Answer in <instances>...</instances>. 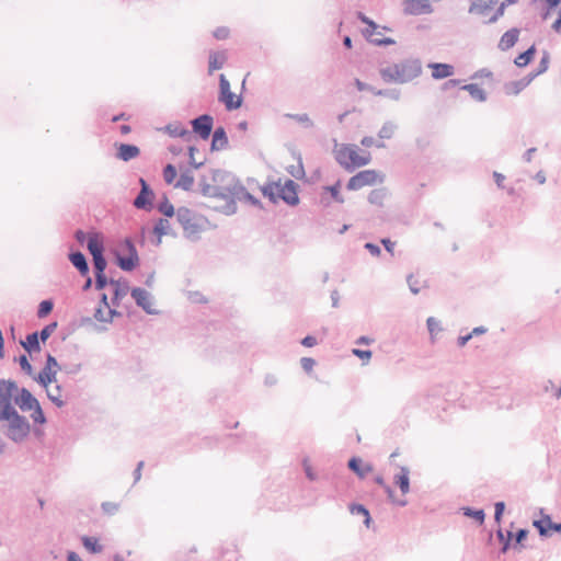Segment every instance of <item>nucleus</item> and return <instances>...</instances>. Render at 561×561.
<instances>
[{"label":"nucleus","mask_w":561,"mask_h":561,"mask_svg":"<svg viewBox=\"0 0 561 561\" xmlns=\"http://www.w3.org/2000/svg\"><path fill=\"white\" fill-rule=\"evenodd\" d=\"M95 277H96V279H95L96 288H99V289L104 288V286L106 285V278H105L104 274L96 273Z\"/></svg>","instance_id":"6e6d98bb"},{"label":"nucleus","mask_w":561,"mask_h":561,"mask_svg":"<svg viewBox=\"0 0 561 561\" xmlns=\"http://www.w3.org/2000/svg\"><path fill=\"white\" fill-rule=\"evenodd\" d=\"M82 543L84 548L92 553H99L102 551V546L99 543V540L95 537L84 536L82 538Z\"/></svg>","instance_id":"72a5a7b5"},{"label":"nucleus","mask_w":561,"mask_h":561,"mask_svg":"<svg viewBox=\"0 0 561 561\" xmlns=\"http://www.w3.org/2000/svg\"><path fill=\"white\" fill-rule=\"evenodd\" d=\"M58 370V363L51 355H48L47 363L44 369L38 375V381L44 387H48L55 381V376Z\"/></svg>","instance_id":"2eb2a0df"},{"label":"nucleus","mask_w":561,"mask_h":561,"mask_svg":"<svg viewBox=\"0 0 561 561\" xmlns=\"http://www.w3.org/2000/svg\"><path fill=\"white\" fill-rule=\"evenodd\" d=\"M300 364H301V367L307 371V373H310L314 365H316V362L313 358H310V357H304L301 358L300 360Z\"/></svg>","instance_id":"603ef678"},{"label":"nucleus","mask_w":561,"mask_h":561,"mask_svg":"<svg viewBox=\"0 0 561 561\" xmlns=\"http://www.w3.org/2000/svg\"><path fill=\"white\" fill-rule=\"evenodd\" d=\"M70 261L81 273H85L88 271L85 257L82 253H72L70 255Z\"/></svg>","instance_id":"f704fd0d"},{"label":"nucleus","mask_w":561,"mask_h":561,"mask_svg":"<svg viewBox=\"0 0 561 561\" xmlns=\"http://www.w3.org/2000/svg\"><path fill=\"white\" fill-rule=\"evenodd\" d=\"M160 210L168 217H172L174 215V208L170 204H164L160 207Z\"/></svg>","instance_id":"13d9d810"},{"label":"nucleus","mask_w":561,"mask_h":561,"mask_svg":"<svg viewBox=\"0 0 561 561\" xmlns=\"http://www.w3.org/2000/svg\"><path fill=\"white\" fill-rule=\"evenodd\" d=\"M264 196L268 197L273 203L284 201L288 205H297L299 203L298 185L293 180L268 183L261 188Z\"/></svg>","instance_id":"20e7f679"},{"label":"nucleus","mask_w":561,"mask_h":561,"mask_svg":"<svg viewBox=\"0 0 561 561\" xmlns=\"http://www.w3.org/2000/svg\"><path fill=\"white\" fill-rule=\"evenodd\" d=\"M516 1H517V0H506V2H503V3L499 7V9H497L496 13H495L494 15L490 16L489 21H491V22H492V21H495L500 15H502V14H503V10H504L505 4H513V3H515Z\"/></svg>","instance_id":"5fc2aeb1"},{"label":"nucleus","mask_w":561,"mask_h":561,"mask_svg":"<svg viewBox=\"0 0 561 561\" xmlns=\"http://www.w3.org/2000/svg\"><path fill=\"white\" fill-rule=\"evenodd\" d=\"M193 129L203 139H207L210 136L213 128V117L209 115H202L192 122Z\"/></svg>","instance_id":"dca6fc26"},{"label":"nucleus","mask_w":561,"mask_h":561,"mask_svg":"<svg viewBox=\"0 0 561 561\" xmlns=\"http://www.w3.org/2000/svg\"><path fill=\"white\" fill-rule=\"evenodd\" d=\"M171 230V225L168 219H159L153 228V233L158 237V242L161 241L163 236L169 234Z\"/></svg>","instance_id":"c85d7f7f"},{"label":"nucleus","mask_w":561,"mask_h":561,"mask_svg":"<svg viewBox=\"0 0 561 561\" xmlns=\"http://www.w3.org/2000/svg\"><path fill=\"white\" fill-rule=\"evenodd\" d=\"M94 267L96 273H104L106 261L102 254L93 256Z\"/></svg>","instance_id":"c03bdc74"},{"label":"nucleus","mask_w":561,"mask_h":561,"mask_svg":"<svg viewBox=\"0 0 561 561\" xmlns=\"http://www.w3.org/2000/svg\"><path fill=\"white\" fill-rule=\"evenodd\" d=\"M496 4V1H478L470 5L469 12L477 15L485 16L488 11Z\"/></svg>","instance_id":"a878e982"},{"label":"nucleus","mask_w":561,"mask_h":561,"mask_svg":"<svg viewBox=\"0 0 561 561\" xmlns=\"http://www.w3.org/2000/svg\"><path fill=\"white\" fill-rule=\"evenodd\" d=\"M385 197H386L385 190H374L369 193L368 201H369V203L375 204V205H382Z\"/></svg>","instance_id":"ea45409f"},{"label":"nucleus","mask_w":561,"mask_h":561,"mask_svg":"<svg viewBox=\"0 0 561 561\" xmlns=\"http://www.w3.org/2000/svg\"><path fill=\"white\" fill-rule=\"evenodd\" d=\"M428 67L432 69V77L434 79H445L454 75V67L448 64H430Z\"/></svg>","instance_id":"6ab92c4d"},{"label":"nucleus","mask_w":561,"mask_h":561,"mask_svg":"<svg viewBox=\"0 0 561 561\" xmlns=\"http://www.w3.org/2000/svg\"><path fill=\"white\" fill-rule=\"evenodd\" d=\"M426 323H427V328H428V331H430L432 336H434L437 333V331L440 330L439 329V322L435 318H433V317H430L427 319Z\"/></svg>","instance_id":"09e8293b"},{"label":"nucleus","mask_w":561,"mask_h":561,"mask_svg":"<svg viewBox=\"0 0 561 561\" xmlns=\"http://www.w3.org/2000/svg\"><path fill=\"white\" fill-rule=\"evenodd\" d=\"M18 391L15 382L10 380L0 381V414L15 410L12 405V398Z\"/></svg>","instance_id":"9b49d317"},{"label":"nucleus","mask_w":561,"mask_h":561,"mask_svg":"<svg viewBox=\"0 0 561 561\" xmlns=\"http://www.w3.org/2000/svg\"><path fill=\"white\" fill-rule=\"evenodd\" d=\"M228 142L226 133L222 128H217L213 135V148H224Z\"/></svg>","instance_id":"2f4dec72"},{"label":"nucleus","mask_w":561,"mask_h":561,"mask_svg":"<svg viewBox=\"0 0 561 561\" xmlns=\"http://www.w3.org/2000/svg\"><path fill=\"white\" fill-rule=\"evenodd\" d=\"M355 85L357 88L358 91H370L371 93L376 94V95H381L382 94V91L380 90H375L373 87L362 82L359 79H356L355 80Z\"/></svg>","instance_id":"49530a36"},{"label":"nucleus","mask_w":561,"mask_h":561,"mask_svg":"<svg viewBox=\"0 0 561 561\" xmlns=\"http://www.w3.org/2000/svg\"><path fill=\"white\" fill-rule=\"evenodd\" d=\"M504 503L499 502L495 504V519L499 522L501 519V516L504 512Z\"/></svg>","instance_id":"e2e57ef3"},{"label":"nucleus","mask_w":561,"mask_h":561,"mask_svg":"<svg viewBox=\"0 0 561 561\" xmlns=\"http://www.w3.org/2000/svg\"><path fill=\"white\" fill-rule=\"evenodd\" d=\"M352 353L355 356H357L358 358H360L364 364H367L370 360L371 355H373L370 351H363L359 348H353Z\"/></svg>","instance_id":"a18cd8bd"},{"label":"nucleus","mask_w":561,"mask_h":561,"mask_svg":"<svg viewBox=\"0 0 561 561\" xmlns=\"http://www.w3.org/2000/svg\"><path fill=\"white\" fill-rule=\"evenodd\" d=\"M140 150L135 145L121 144L117 147V158L123 161H129L139 156Z\"/></svg>","instance_id":"aec40b11"},{"label":"nucleus","mask_w":561,"mask_h":561,"mask_svg":"<svg viewBox=\"0 0 561 561\" xmlns=\"http://www.w3.org/2000/svg\"><path fill=\"white\" fill-rule=\"evenodd\" d=\"M20 365H21V368L27 373V374H32V366L31 364L28 363L27 358L25 356H21L20 358Z\"/></svg>","instance_id":"4d7b16f0"},{"label":"nucleus","mask_w":561,"mask_h":561,"mask_svg":"<svg viewBox=\"0 0 561 561\" xmlns=\"http://www.w3.org/2000/svg\"><path fill=\"white\" fill-rule=\"evenodd\" d=\"M56 327V323L46 325L39 333L41 340L45 342L54 333Z\"/></svg>","instance_id":"de8ad7c7"},{"label":"nucleus","mask_w":561,"mask_h":561,"mask_svg":"<svg viewBox=\"0 0 561 561\" xmlns=\"http://www.w3.org/2000/svg\"><path fill=\"white\" fill-rule=\"evenodd\" d=\"M529 82H530V80H519V81L511 82L506 88L507 93L512 94V95H516L522 90H524L529 84Z\"/></svg>","instance_id":"e433bc0d"},{"label":"nucleus","mask_w":561,"mask_h":561,"mask_svg":"<svg viewBox=\"0 0 561 561\" xmlns=\"http://www.w3.org/2000/svg\"><path fill=\"white\" fill-rule=\"evenodd\" d=\"M348 467L352 469L359 478H365L368 473L373 471V466L368 462L363 461L359 458H352L348 461Z\"/></svg>","instance_id":"412c9836"},{"label":"nucleus","mask_w":561,"mask_h":561,"mask_svg":"<svg viewBox=\"0 0 561 561\" xmlns=\"http://www.w3.org/2000/svg\"><path fill=\"white\" fill-rule=\"evenodd\" d=\"M494 180L499 187H503V183L505 181V176L499 172L493 173Z\"/></svg>","instance_id":"0e129e2a"},{"label":"nucleus","mask_w":561,"mask_h":561,"mask_svg":"<svg viewBox=\"0 0 561 561\" xmlns=\"http://www.w3.org/2000/svg\"><path fill=\"white\" fill-rule=\"evenodd\" d=\"M24 348L28 352L39 351L38 334L32 333L26 336V341L22 343Z\"/></svg>","instance_id":"c9c22d12"},{"label":"nucleus","mask_w":561,"mask_h":561,"mask_svg":"<svg viewBox=\"0 0 561 561\" xmlns=\"http://www.w3.org/2000/svg\"><path fill=\"white\" fill-rule=\"evenodd\" d=\"M178 220L184 229L187 237L193 238L203 232L208 225L204 216L197 215L187 208H179L176 213Z\"/></svg>","instance_id":"39448f33"},{"label":"nucleus","mask_w":561,"mask_h":561,"mask_svg":"<svg viewBox=\"0 0 561 561\" xmlns=\"http://www.w3.org/2000/svg\"><path fill=\"white\" fill-rule=\"evenodd\" d=\"M0 421H5L7 434L14 442L24 439L30 433V425L15 410L0 414Z\"/></svg>","instance_id":"423d86ee"},{"label":"nucleus","mask_w":561,"mask_h":561,"mask_svg":"<svg viewBox=\"0 0 561 561\" xmlns=\"http://www.w3.org/2000/svg\"><path fill=\"white\" fill-rule=\"evenodd\" d=\"M534 526L538 529L541 536L551 535V531H561V523L554 524L551 522V518L546 515L540 519L534 522Z\"/></svg>","instance_id":"a211bd4d"},{"label":"nucleus","mask_w":561,"mask_h":561,"mask_svg":"<svg viewBox=\"0 0 561 561\" xmlns=\"http://www.w3.org/2000/svg\"><path fill=\"white\" fill-rule=\"evenodd\" d=\"M465 514L468 516H472L478 522L479 525H481L484 520V513L481 510L472 512L471 510L467 508Z\"/></svg>","instance_id":"3c124183"},{"label":"nucleus","mask_w":561,"mask_h":561,"mask_svg":"<svg viewBox=\"0 0 561 561\" xmlns=\"http://www.w3.org/2000/svg\"><path fill=\"white\" fill-rule=\"evenodd\" d=\"M88 249L92 256L103 253V239L99 233H90L88 236Z\"/></svg>","instance_id":"393cba45"},{"label":"nucleus","mask_w":561,"mask_h":561,"mask_svg":"<svg viewBox=\"0 0 561 561\" xmlns=\"http://www.w3.org/2000/svg\"><path fill=\"white\" fill-rule=\"evenodd\" d=\"M519 31L517 28H511L507 32H505L500 42H499V48L501 50H507L512 48L516 42L518 41Z\"/></svg>","instance_id":"4be33fe9"},{"label":"nucleus","mask_w":561,"mask_h":561,"mask_svg":"<svg viewBox=\"0 0 561 561\" xmlns=\"http://www.w3.org/2000/svg\"><path fill=\"white\" fill-rule=\"evenodd\" d=\"M359 20L367 25L364 30V36L371 43L377 45H391L394 43L393 39L385 36V31H389L387 27H380L374 21L369 20L363 13L358 14Z\"/></svg>","instance_id":"1a4fd4ad"},{"label":"nucleus","mask_w":561,"mask_h":561,"mask_svg":"<svg viewBox=\"0 0 561 561\" xmlns=\"http://www.w3.org/2000/svg\"><path fill=\"white\" fill-rule=\"evenodd\" d=\"M461 89L467 91L470 96L478 102H483L485 100L484 91L477 83L466 84Z\"/></svg>","instance_id":"bb28decb"},{"label":"nucleus","mask_w":561,"mask_h":561,"mask_svg":"<svg viewBox=\"0 0 561 561\" xmlns=\"http://www.w3.org/2000/svg\"><path fill=\"white\" fill-rule=\"evenodd\" d=\"M131 297L136 300V302L148 312H152L150 295L147 290L142 288H134L131 290Z\"/></svg>","instance_id":"5701e85b"},{"label":"nucleus","mask_w":561,"mask_h":561,"mask_svg":"<svg viewBox=\"0 0 561 561\" xmlns=\"http://www.w3.org/2000/svg\"><path fill=\"white\" fill-rule=\"evenodd\" d=\"M163 178L168 184H172L176 178V169L172 164H168L163 170Z\"/></svg>","instance_id":"a19ab883"},{"label":"nucleus","mask_w":561,"mask_h":561,"mask_svg":"<svg viewBox=\"0 0 561 561\" xmlns=\"http://www.w3.org/2000/svg\"><path fill=\"white\" fill-rule=\"evenodd\" d=\"M527 534H528V533H527V530H525V529H520V530H518V533H517V535H516V541H517L518 543H520V542H522V541L527 537Z\"/></svg>","instance_id":"338daca9"},{"label":"nucleus","mask_w":561,"mask_h":561,"mask_svg":"<svg viewBox=\"0 0 561 561\" xmlns=\"http://www.w3.org/2000/svg\"><path fill=\"white\" fill-rule=\"evenodd\" d=\"M472 337V334H467L458 337V345L460 347L465 346L467 342Z\"/></svg>","instance_id":"69168bd1"},{"label":"nucleus","mask_w":561,"mask_h":561,"mask_svg":"<svg viewBox=\"0 0 561 561\" xmlns=\"http://www.w3.org/2000/svg\"><path fill=\"white\" fill-rule=\"evenodd\" d=\"M535 47L531 46L530 48H528L526 51L519 54L516 58H515V65L518 66V67H525L527 66L530 60L533 59L534 55H535Z\"/></svg>","instance_id":"473e14b6"},{"label":"nucleus","mask_w":561,"mask_h":561,"mask_svg":"<svg viewBox=\"0 0 561 561\" xmlns=\"http://www.w3.org/2000/svg\"><path fill=\"white\" fill-rule=\"evenodd\" d=\"M393 135V127L391 125H385L380 130H379V137L381 139H389L391 138Z\"/></svg>","instance_id":"864d4df0"},{"label":"nucleus","mask_w":561,"mask_h":561,"mask_svg":"<svg viewBox=\"0 0 561 561\" xmlns=\"http://www.w3.org/2000/svg\"><path fill=\"white\" fill-rule=\"evenodd\" d=\"M288 172L295 176V178H301L305 175V171H304V167H302V163L301 161L298 162L297 165H291L289 169H288Z\"/></svg>","instance_id":"8fccbe9b"},{"label":"nucleus","mask_w":561,"mask_h":561,"mask_svg":"<svg viewBox=\"0 0 561 561\" xmlns=\"http://www.w3.org/2000/svg\"><path fill=\"white\" fill-rule=\"evenodd\" d=\"M421 71L419 60L408 59L383 68L380 73L386 82L405 83L417 78Z\"/></svg>","instance_id":"7ed1b4c3"},{"label":"nucleus","mask_w":561,"mask_h":561,"mask_svg":"<svg viewBox=\"0 0 561 561\" xmlns=\"http://www.w3.org/2000/svg\"><path fill=\"white\" fill-rule=\"evenodd\" d=\"M402 10L407 15L431 14L433 7L431 0H403Z\"/></svg>","instance_id":"f8f14e48"},{"label":"nucleus","mask_w":561,"mask_h":561,"mask_svg":"<svg viewBox=\"0 0 561 561\" xmlns=\"http://www.w3.org/2000/svg\"><path fill=\"white\" fill-rule=\"evenodd\" d=\"M137 264V256H129L127 259H119V266L125 271L133 270Z\"/></svg>","instance_id":"37998d69"},{"label":"nucleus","mask_w":561,"mask_h":561,"mask_svg":"<svg viewBox=\"0 0 561 561\" xmlns=\"http://www.w3.org/2000/svg\"><path fill=\"white\" fill-rule=\"evenodd\" d=\"M165 131L171 137L181 138L182 141L186 144L187 149L190 151V156L193 159L195 148L192 146V139H193L192 133L179 124H172V125L167 126Z\"/></svg>","instance_id":"4468645a"},{"label":"nucleus","mask_w":561,"mask_h":561,"mask_svg":"<svg viewBox=\"0 0 561 561\" xmlns=\"http://www.w3.org/2000/svg\"><path fill=\"white\" fill-rule=\"evenodd\" d=\"M226 62V56L222 53H214L209 57V72L222 68Z\"/></svg>","instance_id":"c756f323"},{"label":"nucleus","mask_w":561,"mask_h":561,"mask_svg":"<svg viewBox=\"0 0 561 561\" xmlns=\"http://www.w3.org/2000/svg\"><path fill=\"white\" fill-rule=\"evenodd\" d=\"M365 248L374 255V256H379L380 255V249L378 245L374 244V243H366L365 244Z\"/></svg>","instance_id":"bf43d9fd"},{"label":"nucleus","mask_w":561,"mask_h":561,"mask_svg":"<svg viewBox=\"0 0 561 561\" xmlns=\"http://www.w3.org/2000/svg\"><path fill=\"white\" fill-rule=\"evenodd\" d=\"M219 101L222 102L229 111L239 108L242 103L241 95L231 92L230 83L225 75H220Z\"/></svg>","instance_id":"9d476101"},{"label":"nucleus","mask_w":561,"mask_h":561,"mask_svg":"<svg viewBox=\"0 0 561 561\" xmlns=\"http://www.w3.org/2000/svg\"><path fill=\"white\" fill-rule=\"evenodd\" d=\"M385 174L374 169H367L357 172L350 178L346 188L348 191H359L364 187L376 186L382 184Z\"/></svg>","instance_id":"0eeeda50"},{"label":"nucleus","mask_w":561,"mask_h":561,"mask_svg":"<svg viewBox=\"0 0 561 561\" xmlns=\"http://www.w3.org/2000/svg\"><path fill=\"white\" fill-rule=\"evenodd\" d=\"M113 314L114 311L110 308L106 301V296L104 295L100 304V307L96 308L94 312V318L100 322H107L112 320Z\"/></svg>","instance_id":"b1692460"},{"label":"nucleus","mask_w":561,"mask_h":561,"mask_svg":"<svg viewBox=\"0 0 561 561\" xmlns=\"http://www.w3.org/2000/svg\"><path fill=\"white\" fill-rule=\"evenodd\" d=\"M140 184H141V191H140L139 195L136 197V199L134 201V206L136 208H147V207L151 206V204H152L153 193L149 188V186L147 185V183L144 179H140Z\"/></svg>","instance_id":"f3484780"},{"label":"nucleus","mask_w":561,"mask_h":561,"mask_svg":"<svg viewBox=\"0 0 561 561\" xmlns=\"http://www.w3.org/2000/svg\"><path fill=\"white\" fill-rule=\"evenodd\" d=\"M237 202H247L253 205L259 204V201L253 197L244 186L238 182H233L216 192L211 196L208 207L229 215L236 211Z\"/></svg>","instance_id":"f257e3e1"},{"label":"nucleus","mask_w":561,"mask_h":561,"mask_svg":"<svg viewBox=\"0 0 561 561\" xmlns=\"http://www.w3.org/2000/svg\"><path fill=\"white\" fill-rule=\"evenodd\" d=\"M324 191L331 194V197L334 202L339 204H343L345 202V198L341 193V181H337L335 184L331 186H325Z\"/></svg>","instance_id":"7c9ffc66"},{"label":"nucleus","mask_w":561,"mask_h":561,"mask_svg":"<svg viewBox=\"0 0 561 561\" xmlns=\"http://www.w3.org/2000/svg\"><path fill=\"white\" fill-rule=\"evenodd\" d=\"M301 344L306 347H312L317 344V340L316 337L308 335L301 341Z\"/></svg>","instance_id":"052dcab7"},{"label":"nucleus","mask_w":561,"mask_h":561,"mask_svg":"<svg viewBox=\"0 0 561 561\" xmlns=\"http://www.w3.org/2000/svg\"><path fill=\"white\" fill-rule=\"evenodd\" d=\"M396 483L399 485L403 495L410 490L409 471L402 468L400 473L396 476Z\"/></svg>","instance_id":"cd10ccee"},{"label":"nucleus","mask_w":561,"mask_h":561,"mask_svg":"<svg viewBox=\"0 0 561 561\" xmlns=\"http://www.w3.org/2000/svg\"><path fill=\"white\" fill-rule=\"evenodd\" d=\"M67 561H82V560L76 552H69L68 557H67Z\"/></svg>","instance_id":"774afa93"},{"label":"nucleus","mask_w":561,"mask_h":561,"mask_svg":"<svg viewBox=\"0 0 561 561\" xmlns=\"http://www.w3.org/2000/svg\"><path fill=\"white\" fill-rule=\"evenodd\" d=\"M47 394L57 407H62L65 404L61 391L58 386H56L55 389L47 388Z\"/></svg>","instance_id":"4c0bfd02"},{"label":"nucleus","mask_w":561,"mask_h":561,"mask_svg":"<svg viewBox=\"0 0 561 561\" xmlns=\"http://www.w3.org/2000/svg\"><path fill=\"white\" fill-rule=\"evenodd\" d=\"M381 243L383 244V247L386 248V250L390 253V254H393V250H394V242H392L390 239H382L381 240Z\"/></svg>","instance_id":"680f3d73"},{"label":"nucleus","mask_w":561,"mask_h":561,"mask_svg":"<svg viewBox=\"0 0 561 561\" xmlns=\"http://www.w3.org/2000/svg\"><path fill=\"white\" fill-rule=\"evenodd\" d=\"M351 513L356 514V515H362L364 517L365 525L367 527L369 526V524H370L369 512L363 505H359V504L352 505Z\"/></svg>","instance_id":"58836bf2"},{"label":"nucleus","mask_w":561,"mask_h":561,"mask_svg":"<svg viewBox=\"0 0 561 561\" xmlns=\"http://www.w3.org/2000/svg\"><path fill=\"white\" fill-rule=\"evenodd\" d=\"M53 310V302L49 300H43L38 306L37 314L39 318H44L49 314Z\"/></svg>","instance_id":"79ce46f5"},{"label":"nucleus","mask_w":561,"mask_h":561,"mask_svg":"<svg viewBox=\"0 0 561 561\" xmlns=\"http://www.w3.org/2000/svg\"><path fill=\"white\" fill-rule=\"evenodd\" d=\"M14 400L22 411L31 412V417L34 420V422L41 424L45 423V416L39 407V403L28 390L22 389Z\"/></svg>","instance_id":"6e6552de"},{"label":"nucleus","mask_w":561,"mask_h":561,"mask_svg":"<svg viewBox=\"0 0 561 561\" xmlns=\"http://www.w3.org/2000/svg\"><path fill=\"white\" fill-rule=\"evenodd\" d=\"M546 3L547 10L543 18L552 20V30L561 34V0H546Z\"/></svg>","instance_id":"ddd939ff"},{"label":"nucleus","mask_w":561,"mask_h":561,"mask_svg":"<svg viewBox=\"0 0 561 561\" xmlns=\"http://www.w3.org/2000/svg\"><path fill=\"white\" fill-rule=\"evenodd\" d=\"M333 157L347 172L365 167L371 161V156L368 151H364L353 144H335Z\"/></svg>","instance_id":"f03ea898"}]
</instances>
